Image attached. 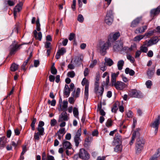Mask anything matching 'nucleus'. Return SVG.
I'll list each match as a JSON object with an SVG mask.
<instances>
[{
	"label": "nucleus",
	"instance_id": "obj_20",
	"mask_svg": "<svg viewBox=\"0 0 160 160\" xmlns=\"http://www.w3.org/2000/svg\"><path fill=\"white\" fill-rule=\"evenodd\" d=\"M63 147L65 149H71L72 145L70 142L68 141H64L63 143Z\"/></svg>",
	"mask_w": 160,
	"mask_h": 160
},
{
	"label": "nucleus",
	"instance_id": "obj_56",
	"mask_svg": "<svg viewBox=\"0 0 160 160\" xmlns=\"http://www.w3.org/2000/svg\"><path fill=\"white\" fill-rule=\"evenodd\" d=\"M75 37V34L74 33H71L69 35L68 39L70 41L72 40Z\"/></svg>",
	"mask_w": 160,
	"mask_h": 160
},
{
	"label": "nucleus",
	"instance_id": "obj_19",
	"mask_svg": "<svg viewBox=\"0 0 160 160\" xmlns=\"http://www.w3.org/2000/svg\"><path fill=\"white\" fill-rule=\"evenodd\" d=\"M33 34L36 39L41 41L42 38V34L41 32L38 33L36 30H35L33 31Z\"/></svg>",
	"mask_w": 160,
	"mask_h": 160
},
{
	"label": "nucleus",
	"instance_id": "obj_58",
	"mask_svg": "<svg viewBox=\"0 0 160 160\" xmlns=\"http://www.w3.org/2000/svg\"><path fill=\"white\" fill-rule=\"evenodd\" d=\"M97 63V60L96 59L94 60L92 62L90 65V68H93L96 64Z\"/></svg>",
	"mask_w": 160,
	"mask_h": 160
},
{
	"label": "nucleus",
	"instance_id": "obj_35",
	"mask_svg": "<svg viewBox=\"0 0 160 160\" xmlns=\"http://www.w3.org/2000/svg\"><path fill=\"white\" fill-rule=\"evenodd\" d=\"M37 122V119L36 118H33L32 120V123L31 124V127L32 130L33 131L35 130V125Z\"/></svg>",
	"mask_w": 160,
	"mask_h": 160
},
{
	"label": "nucleus",
	"instance_id": "obj_48",
	"mask_svg": "<svg viewBox=\"0 0 160 160\" xmlns=\"http://www.w3.org/2000/svg\"><path fill=\"white\" fill-rule=\"evenodd\" d=\"M127 58L130 60L131 63H133L135 61L134 59L131 55H127Z\"/></svg>",
	"mask_w": 160,
	"mask_h": 160
},
{
	"label": "nucleus",
	"instance_id": "obj_51",
	"mask_svg": "<svg viewBox=\"0 0 160 160\" xmlns=\"http://www.w3.org/2000/svg\"><path fill=\"white\" fill-rule=\"evenodd\" d=\"M78 21H79L80 22H82L84 20V18L81 14H79L78 15Z\"/></svg>",
	"mask_w": 160,
	"mask_h": 160
},
{
	"label": "nucleus",
	"instance_id": "obj_60",
	"mask_svg": "<svg viewBox=\"0 0 160 160\" xmlns=\"http://www.w3.org/2000/svg\"><path fill=\"white\" fill-rule=\"evenodd\" d=\"M80 92V89L79 88H78L77 89L76 92L75 94V97L78 98L79 97Z\"/></svg>",
	"mask_w": 160,
	"mask_h": 160
},
{
	"label": "nucleus",
	"instance_id": "obj_25",
	"mask_svg": "<svg viewBox=\"0 0 160 160\" xmlns=\"http://www.w3.org/2000/svg\"><path fill=\"white\" fill-rule=\"evenodd\" d=\"M124 63V61L122 60H120L118 62L117 66L119 70H121L122 69Z\"/></svg>",
	"mask_w": 160,
	"mask_h": 160
},
{
	"label": "nucleus",
	"instance_id": "obj_9",
	"mask_svg": "<svg viewBox=\"0 0 160 160\" xmlns=\"http://www.w3.org/2000/svg\"><path fill=\"white\" fill-rule=\"evenodd\" d=\"M160 123V116L158 115L153 123H152L151 127L155 128V133H157L158 128V126Z\"/></svg>",
	"mask_w": 160,
	"mask_h": 160
},
{
	"label": "nucleus",
	"instance_id": "obj_15",
	"mask_svg": "<svg viewBox=\"0 0 160 160\" xmlns=\"http://www.w3.org/2000/svg\"><path fill=\"white\" fill-rule=\"evenodd\" d=\"M142 17H138L133 20L131 23V27L134 28L137 27L140 22L142 20Z\"/></svg>",
	"mask_w": 160,
	"mask_h": 160
},
{
	"label": "nucleus",
	"instance_id": "obj_54",
	"mask_svg": "<svg viewBox=\"0 0 160 160\" xmlns=\"http://www.w3.org/2000/svg\"><path fill=\"white\" fill-rule=\"evenodd\" d=\"M76 0H73L72 2V9L73 11H75L76 10Z\"/></svg>",
	"mask_w": 160,
	"mask_h": 160
},
{
	"label": "nucleus",
	"instance_id": "obj_4",
	"mask_svg": "<svg viewBox=\"0 0 160 160\" xmlns=\"http://www.w3.org/2000/svg\"><path fill=\"white\" fill-rule=\"evenodd\" d=\"M78 156L82 160H87L90 158V155L88 152L83 148L80 149Z\"/></svg>",
	"mask_w": 160,
	"mask_h": 160
},
{
	"label": "nucleus",
	"instance_id": "obj_10",
	"mask_svg": "<svg viewBox=\"0 0 160 160\" xmlns=\"http://www.w3.org/2000/svg\"><path fill=\"white\" fill-rule=\"evenodd\" d=\"M112 86H114L118 90H121L126 87L127 85L121 81H117Z\"/></svg>",
	"mask_w": 160,
	"mask_h": 160
},
{
	"label": "nucleus",
	"instance_id": "obj_50",
	"mask_svg": "<svg viewBox=\"0 0 160 160\" xmlns=\"http://www.w3.org/2000/svg\"><path fill=\"white\" fill-rule=\"evenodd\" d=\"M57 123L56 120L55 119H53L51 120L50 125L52 127L54 126Z\"/></svg>",
	"mask_w": 160,
	"mask_h": 160
},
{
	"label": "nucleus",
	"instance_id": "obj_63",
	"mask_svg": "<svg viewBox=\"0 0 160 160\" xmlns=\"http://www.w3.org/2000/svg\"><path fill=\"white\" fill-rule=\"evenodd\" d=\"M71 134L70 133H67L65 136V139L67 140H70L71 139Z\"/></svg>",
	"mask_w": 160,
	"mask_h": 160
},
{
	"label": "nucleus",
	"instance_id": "obj_34",
	"mask_svg": "<svg viewBox=\"0 0 160 160\" xmlns=\"http://www.w3.org/2000/svg\"><path fill=\"white\" fill-rule=\"evenodd\" d=\"M153 44V43L152 40L151 39H150L148 41H145L144 42L143 45L145 46H147V47H148L152 45Z\"/></svg>",
	"mask_w": 160,
	"mask_h": 160
},
{
	"label": "nucleus",
	"instance_id": "obj_18",
	"mask_svg": "<svg viewBox=\"0 0 160 160\" xmlns=\"http://www.w3.org/2000/svg\"><path fill=\"white\" fill-rule=\"evenodd\" d=\"M160 12V5L157 8L152 9L150 11V13L151 15L153 16L158 14Z\"/></svg>",
	"mask_w": 160,
	"mask_h": 160
},
{
	"label": "nucleus",
	"instance_id": "obj_27",
	"mask_svg": "<svg viewBox=\"0 0 160 160\" xmlns=\"http://www.w3.org/2000/svg\"><path fill=\"white\" fill-rule=\"evenodd\" d=\"M125 72L126 74H129L130 75L132 76L135 74V72L132 69H130L128 68H127L125 70Z\"/></svg>",
	"mask_w": 160,
	"mask_h": 160
},
{
	"label": "nucleus",
	"instance_id": "obj_62",
	"mask_svg": "<svg viewBox=\"0 0 160 160\" xmlns=\"http://www.w3.org/2000/svg\"><path fill=\"white\" fill-rule=\"evenodd\" d=\"M129 48L128 47H122V51H123L126 52H129Z\"/></svg>",
	"mask_w": 160,
	"mask_h": 160
},
{
	"label": "nucleus",
	"instance_id": "obj_13",
	"mask_svg": "<svg viewBox=\"0 0 160 160\" xmlns=\"http://www.w3.org/2000/svg\"><path fill=\"white\" fill-rule=\"evenodd\" d=\"M23 3L20 2L14 8L13 14L14 18H15L17 17V13L20 11L22 9Z\"/></svg>",
	"mask_w": 160,
	"mask_h": 160
},
{
	"label": "nucleus",
	"instance_id": "obj_45",
	"mask_svg": "<svg viewBox=\"0 0 160 160\" xmlns=\"http://www.w3.org/2000/svg\"><path fill=\"white\" fill-rule=\"evenodd\" d=\"M68 76L71 78H73L75 75V72L73 71H72L68 72L67 74Z\"/></svg>",
	"mask_w": 160,
	"mask_h": 160
},
{
	"label": "nucleus",
	"instance_id": "obj_52",
	"mask_svg": "<svg viewBox=\"0 0 160 160\" xmlns=\"http://www.w3.org/2000/svg\"><path fill=\"white\" fill-rule=\"evenodd\" d=\"M133 112L130 110H128V112H126V115L129 118H132V116Z\"/></svg>",
	"mask_w": 160,
	"mask_h": 160
},
{
	"label": "nucleus",
	"instance_id": "obj_14",
	"mask_svg": "<svg viewBox=\"0 0 160 160\" xmlns=\"http://www.w3.org/2000/svg\"><path fill=\"white\" fill-rule=\"evenodd\" d=\"M69 118L67 116V113L66 111H63L59 116L58 120V122H62L63 121H67L68 120Z\"/></svg>",
	"mask_w": 160,
	"mask_h": 160
},
{
	"label": "nucleus",
	"instance_id": "obj_28",
	"mask_svg": "<svg viewBox=\"0 0 160 160\" xmlns=\"http://www.w3.org/2000/svg\"><path fill=\"white\" fill-rule=\"evenodd\" d=\"M117 77L115 75V73H112L111 75V82H112V85H113L116 82V78Z\"/></svg>",
	"mask_w": 160,
	"mask_h": 160
},
{
	"label": "nucleus",
	"instance_id": "obj_37",
	"mask_svg": "<svg viewBox=\"0 0 160 160\" xmlns=\"http://www.w3.org/2000/svg\"><path fill=\"white\" fill-rule=\"evenodd\" d=\"M136 90H133L129 92V95L131 97L136 98L137 96L136 95Z\"/></svg>",
	"mask_w": 160,
	"mask_h": 160
},
{
	"label": "nucleus",
	"instance_id": "obj_59",
	"mask_svg": "<svg viewBox=\"0 0 160 160\" xmlns=\"http://www.w3.org/2000/svg\"><path fill=\"white\" fill-rule=\"evenodd\" d=\"M88 81L85 78H84L82 81V85L84 86L85 84L86 85L87 84H88Z\"/></svg>",
	"mask_w": 160,
	"mask_h": 160
},
{
	"label": "nucleus",
	"instance_id": "obj_41",
	"mask_svg": "<svg viewBox=\"0 0 160 160\" xmlns=\"http://www.w3.org/2000/svg\"><path fill=\"white\" fill-rule=\"evenodd\" d=\"M57 69L55 68L53 66L51 67V72L53 74L55 75L57 73Z\"/></svg>",
	"mask_w": 160,
	"mask_h": 160
},
{
	"label": "nucleus",
	"instance_id": "obj_46",
	"mask_svg": "<svg viewBox=\"0 0 160 160\" xmlns=\"http://www.w3.org/2000/svg\"><path fill=\"white\" fill-rule=\"evenodd\" d=\"M143 45L140 48V50L142 52H143L146 53L148 51L147 48L146 46H143Z\"/></svg>",
	"mask_w": 160,
	"mask_h": 160
},
{
	"label": "nucleus",
	"instance_id": "obj_64",
	"mask_svg": "<svg viewBox=\"0 0 160 160\" xmlns=\"http://www.w3.org/2000/svg\"><path fill=\"white\" fill-rule=\"evenodd\" d=\"M154 32V31L153 30L149 31V32L146 33V35L147 37H149L152 35Z\"/></svg>",
	"mask_w": 160,
	"mask_h": 160
},
{
	"label": "nucleus",
	"instance_id": "obj_3",
	"mask_svg": "<svg viewBox=\"0 0 160 160\" xmlns=\"http://www.w3.org/2000/svg\"><path fill=\"white\" fill-rule=\"evenodd\" d=\"M113 20L112 11L110 10L108 11L105 19V23L109 25H111L113 21Z\"/></svg>",
	"mask_w": 160,
	"mask_h": 160
},
{
	"label": "nucleus",
	"instance_id": "obj_8",
	"mask_svg": "<svg viewBox=\"0 0 160 160\" xmlns=\"http://www.w3.org/2000/svg\"><path fill=\"white\" fill-rule=\"evenodd\" d=\"M120 35V33L119 32H116L115 33H111L108 37V41H109L111 42H114L118 39Z\"/></svg>",
	"mask_w": 160,
	"mask_h": 160
},
{
	"label": "nucleus",
	"instance_id": "obj_40",
	"mask_svg": "<svg viewBox=\"0 0 160 160\" xmlns=\"http://www.w3.org/2000/svg\"><path fill=\"white\" fill-rule=\"evenodd\" d=\"M112 121L111 118H109L108 119L106 123V125L107 127H110L112 126Z\"/></svg>",
	"mask_w": 160,
	"mask_h": 160
},
{
	"label": "nucleus",
	"instance_id": "obj_26",
	"mask_svg": "<svg viewBox=\"0 0 160 160\" xmlns=\"http://www.w3.org/2000/svg\"><path fill=\"white\" fill-rule=\"evenodd\" d=\"M116 146L114 148V151L116 152H121L122 150V144H116Z\"/></svg>",
	"mask_w": 160,
	"mask_h": 160
},
{
	"label": "nucleus",
	"instance_id": "obj_36",
	"mask_svg": "<svg viewBox=\"0 0 160 160\" xmlns=\"http://www.w3.org/2000/svg\"><path fill=\"white\" fill-rule=\"evenodd\" d=\"M94 91L96 93H98V87L99 86V84L98 81H96L95 83L94 84ZM99 92H98V93Z\"/></svg>",
	"mask_w": 160,
	"mask_h": 160
},
{
	"label": "nucleus",
	"instance_id": "obj_39",
	"mask_svg": "<svg viewBox=\"0 0 160 160\" xmlns=\"http://www.w3.org/2000/svg\"><path fill=\"white\" fill-rule=\"evenodd\" d=\"M153 44H156L159 41L158 38L156 36L151 39Z\"/></svg>",
	"mask_w": 160,
	"mask_h": 160
},
{
	"label": "nucleus",
	"instance_id": "obj_23",
	"mask_svg": "<svg viewBox=\"0 0 160 160\" xmlns=\"http://www.w3.org/2000/svg\"><path fill=\"white\" fill-rule=\"evenodd\" d=\"M89 84L85 85V87L84 98L86 100L88 98Z\"/></svg>",
	"mask_w": 160,
	"mask_h": 160
},
{
	"label": "nucleus",
	"instance_id": "obj_12",
	"mask_svg": "<svg viewBox=\"0 0 160 160\" xmlns=\"http://www.w3.org/2000/svg\"><path fill=\"white\" fill-rule=\"evenodd\" d=\"M122 137L117 133L114 138L113 143L115 144H122Z\"/></svg>",
	"mask_w": 160,
	"mask_h": 160
},
{
	"label": "nucleus",
	"instance_id": "obj_53",
	"mask_svg": "<svg viewBox=\"0 0 160 160\" xmlns=\"http://www.w3.org/2000/svg\"><path fill=\"white\" fill-rule=\"evenodd\" d=\"M106 67L105 63L103 64L102 63V65L100 66V69L103 72L105 71L106 70Z\"/></svg>",
	"mask_w": 160,
	"mask_h": 160
},
{
	"label": "nucleus",
	"instance_id": "obj_1",
	"mask_svg": "<svg viewBox=\"0 0 160 160\" xmlns=\"http://www.w3.org/2000/svg\"><path fill=\"white\" fill-rule=\"evenodd\" d=\"M135 147L136 153H140L143 148L144 141L142 138L139 136L137 139Z\"/></svg>",
	"mask_w": 160,
	"mask_h": 160
},
{
	"label": "nucleus",
	"instance_id": "obj_16",
	"mask_svg": "<svg viewBox=\"0 0 160 160\" xmlns=\"http://www.w3.org/2000/svg\"><path fill=\"white\" fill-rule=\"evenodd\" d=\"M140 136V134L139 132L138 131H134L132 135V139L131 141L130 142L129 144L130 145H132V144L133 143L135 139L136 138H137L139 137Z\"/></svg>",
	"mask_w": 160,
	"mask_h": 160
},
{
	"label": "nucleus",
	"instance_id": "obj_7",
	"mask_svg": "<svg viewBox=\"0 0 160 160\" xmlns=\"http://www.w3.org/2000/svg\"><path fill=\"white\" fill-rule=\"evenodd\" d=\"M81 128H79L77 131L74 138V141L75 144V146L78 147L79 143V141H81L80 137L81 135Z\"/></svg>",
	"mask_w": 160,
	"mask_h": 160
},
{
	"label": "nucleus",
	"instance_id": "obj_21",
	"mask_svg": "<svg viewBox=\"0 0 160 160\" xmlns=\"http://www.w3.org/2000/svg\"><path fill=\"white\" fill-rule=\"evenodd\" d=\"M7 142L6 138L5 137L0 138V145L1 149L4 147Z\"/></svg>",
	"mask_w": 160,
	"mask_h": 160
},
{
	"label": "nucleus",
	"instance_id": "obj_47",
	"mask_svg": "<svg viewBox=\"0 0 160 160\" xmlns=\"http://www.w3.org/2000/svg\"><path fill=\"white\" fill-rule=\"evenodd\" d=\"M146 85L147 88H150L152 85V82L150 80H148L146 82Z\"/></svg>",
	"mask_w": 160,
	"mask_h": 160
},
{
	"label": "nucleus",
	"instance_id": "obj_11",
	"mask_svg": "<svg viewBox=\"0 0 160 160\" xmlns=\"http://www.w3.org/2000/svg\"><path fill=\"white\" fill-rule=\"evenodd\" d=\"M123 43L122 42H116L113 47V49L114 52L122 51V48L123 47Z\"/></svg>",
	"mask_w": 160,
	"mask_h": 160
},
{
	"label": "nucleus",
	"instance_id": "obj_49",
	"mask_svg": "<svg viewBox=\"0 0 160 160\" xmlns=\"http://www.w3.org/2000/svg\"><path fill=\"white\" fill-rule=\"evenodd\" d=\"M70 90L69 89H64V95H66L67 97L69 96L70 93Z\"/></svg>",
	"mask_w": 160,
	"mask_h": 160
},
{
	"label": "nucleus",
	"instance_id": "obj_31",
	"mask_svg": "<svg viewBox=\"0 0 160 160\" xmlns=\"http://www.w3.org/2000/svg\"><path fill=\"white\" fill-rule=\"evenodd\" d=\"M119 102H117L113 104V107L112 108L111 111L113 112L116 113L117 110L118 109L117 106L119 104Z\"/></svg>",
	"mask_w": 160,
	"mask_h": 160
},
{
	"label": "nucleus",
	"instance_id": "obj_42",
	"mask_svg": "<svg viewBox=\"0 0 160 160\" xmlns=\"http://www.w3.org/2000/svg\"><path fill=\"white\" fill-rule=\"evenodd\" d=\"M58 52L61 55H63L66 52V49L64 48H62L60 49H59Z\"/></svg>",
	"mask_w": 160,
	"mask_h": 160
},
{
	"label": "nucleus",
	"instance_id": "obj_32",
	"mask_svg": "<svg viewBox=\"0 0 160 160\" xmlns=\"http://www.w3.org/2000/svg\"><path fill=\"white\" fill-rule=\"evenodd\" d=\"M73 114L74 116L77 118H79L78 117V109L76 107H74L73 109Z\"/></svg>",
	"mask_w": 160,
	"mask_h": 160
},
{
	"label": "nucleus",
	"instance_id": "obj_43",
	"mask_svg": "<svg viewBox=\"0 0 160 160\" xmlns=\"http://www.w3.org/2000/svg\"><path fill=\"white\" fill-rule=\"evenodd\" d=\"M144 37L142 35H139L135 37L133 39L134 41H139Z\"/></svg>",
	"mask_w": 160,
	"mask_h": 160
},
{
	"label": "nucleus",
	"instance_id": "obj_61",
	"mask_svg": "<svg viewBox=\"0 0 160 160\" xmlns=\"http://www.w3.org/2000/svg\"><path fill=\"white\" fill-rule=\"evenodd\" d=\"M49 80L51 82H54L55 80V77L52 75H50L49 76Z\"/></svg>",
	"mask_w": 160,
	"mask_h": 160
},
{
	"label": "nucleus",
	"instance_id": "obj_22",
	"mask_svg": "<svg viewBox=\"0 0 160 160\" xmlns=\"http://www.w3.org/2000/svg\"><path fill=\"white\" fill-rule=\"evenodd\" d=\"M154 68L152 69L149 68L147 72V74L149 78H151L153 75Z\"/></svg>",
	"mask_w": 160,
	"mask_h": 160
},
{
	"label": "nucleus",
	"instance_id": "obj_30",
	"mask_svg": "<svg viewBox=\"0 0 160 160\" xmlns=\"http://www.w3.org/2000/svg\"><path fill=\"white\" fill-rule=\"evenodd\" d=\"M18 65L15 63H12L10 69L11 71L15 72L16 71L18 68Z\"/></svg>",
	"mask_w": 160,
	"mask_h": 160
},
{
	"label": "nucleus",
	"instance_id": "obj_17",
	"mask_svg": "<svg viewBox=\"0 0 160 160\" xmlns=\"http://www.w3.org/2000/svg\"><path fill=\"white\" fill-rule=\"evenodd\" d=\"M68 102L67 101H63L62 105H61V108L59 106L58 110L59 111H66L68 108Z\"/></svg>",
	"mask_w": 160,
	"mask_h": 160
},
{
	"label": "nucleus",
	"instance_id": "obj_5",
	"mask_svg": "<svg viewBox=\"0 0 160 160\" xmlns=\"http://www.w3.org/2000/svg\"><path fill=\"white\" fill-rule=\"evenodd\" d=\"M111 45V42L108 41L105 43L101 45L100 46V52L102 55L105 54L106 52V50L108 49Z\"/></svg>",
	"mask_w": 160,
	"mask_h": 160
},
{
	"label": "nucleus",
	"instance_id": "obj_33",
	"mask_svg": "<svg viewBox=\"0 0 160 160\" xmlns=\"http://www.w3.org/2000/svg\"><path fill=\"white\" fill-rule=\"evenodd\" d=\"M37 129L38 131V132L39 133L41 136H43L44 134V128L38 127Z\"/></svg>",
	"mask_w": 160,
	"mask_h": 160
},
{
	"label": "nucleus",
	"instance_id": "obj_57",
	"mask_svg": "<svg viewBox=\"0 0 160 160\" xmlns=\"http://www.w3.org/2000/svg\"><path fill=\"white\" fill-rule=\"evenodd\" d=\"M65 128H62L59 130L57 132V133L64 134L65 133Z\"/></svg>",
	"mask_w": 160,
	"mask_h": 160
},
{
	"label": "nucleus",
	"instance_id": "obj_6",
	"mask_svg": "<svg viewBox=\"0 0 160 160\" xmlns=\"http://www.w3.org/2000/svg\"><path fill=\"white\" fill-rule=\"evenodd\" d=\"M21 45V44L12 43L10 46V54L11 55L14 54L16 52L20 49Z\"/></svg>",
	"mask_w": 160,
	"mask_h": 160
},
{
	"label": "nucleus",
	"instance_id": "obj_38",
	"mask_svg": "<svg viewBox=\"0 0 160 160\" xmlns=\"http://www.w3.org/2000/svg\"><path fill=\"white\" fill-rule=\"evenodd\" d=\"M101 108L102 107L101 104L100 105H98V108L99 110L100 111V114L102 116H104L105 115L106 113L104 110L101 109Z\"/></svg>",
	"mask_w": 160,
	"mask_h": 160
},
{
	"label": "nucleus",
	"instance_id": "obj_29",
	"mask_svg": "<svg viewBox=\"0 0 160 160\" xmlns=\"http://www.w3.org/2000/svg\"><path fill=\"white\" fill-rule=\"evenodd\" d=\"M160 156V149L157 150L156 153L152 157V159H157Z\"/></svg>",
	"mask_w": 160,
	"mask_h": 160
},
{
	"label": "nucleus",
	"instance_id": "obj_24",
	"mask_svg": "<svg viewBox=\"0 0 160 160\" xmlns=\"http://www.w3.org/2000/svg\"><path fill=\"white\" fill-rule=\"evenodd\" d=\"M105 61V63H106L107 65L110 66L113 64V61L110 58H105L104 59Z\"/></svg>",
	"mask_w": 160,
	"mask_h": 160
},
{
	"label": "nucleus",
	"instance_id": "obj_44",
	"mask_svg": "<svg viewBox=\"0 0 160 160\" xmlns=\"http://www.w3.org/2000/svg\"><path fill=\"white\" fill-rule=\"evenodd\" d=\"M41 134L38 132H35L34 136V138L35 140H39L40 139V136Z\"/></svg>",
	"mask_w": 160,
	"mask_h": 160
},
{
	"label": "nucleus",
	"instance_id": "obj_55",
	"mask_svg": "<svg viewBox=\"0 0 160 160\" xmlns=\"http://www.w3.org/2000/svg\"><path fill=\"white\" fill-rule=\"evenodd\" d=\"M136 95L137 96L136 98H141L142 96V93L140 92L137 91V90Z\"/></svg>",
	"mask_w": 160,
	"mask_h": 160
},
{
	"label": "nucleus",
	"instance_id": "obj_2",
	"mask_svg": "<svg viewBox=\"0 0 160 160\" xmlns=\"http://www.w3.org/2000/svg\"><path fill=\"white\" fill-rule=\"evenodd\" d=\"M107 76H108L106 79L105 83V82L104 81L102 83V86L101 88L100 91L98 92V97L102 96L104 92V86L105 85L107 86L108 85L109 82V77L108 73L107 72H105L103 74L102 77L105 78Z\"/></svg>",
	"mask_w": 160,
	"mask_h": 160
}]
</instances>
